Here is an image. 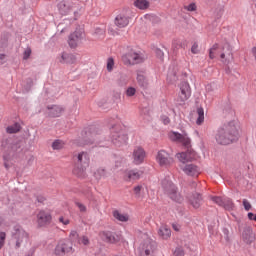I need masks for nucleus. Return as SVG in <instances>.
I'll list each match as a JSON object with an SVG mask.
<instances>
[{
	"instance_id": "obj_51",
	"label": "nucleus",
	"mask_w": 256,
	"mask_h": 256,
	"mask_svg": "<svg viewBox=\"0 0 256 256\" xmlns=\"http://www.w3.org/2000/svg\"><path fill=\"white\" fill-rule=\"evenodd\" d=\"M59 222L62 223V225H69L70 223L69 219H65L63 216L59 217Z\"/></svg>"
},
{
	"instance_id": "obj_29",
	"label": "nucleus",
	"mask_w": 256,
	"mask_h": 256,
	"mask_svg": "<svg viewBox=\"0 0 256 256\" xmlns=\"http://www.w3.org/2000/svg\"><path fill=\"white\" fill-rule=\"evenodd\" d=\"M222 207L226 211H233V209H235V203H233V200H231V198H224V203Z\"/></svg>"
},
{
	"instance_id": "obj_38",
	"label": "nucleus",
	"mask_w": 256,
	"mask_h": 256,
	"mask_svg": "<svg viewBox=\"0 0 256 256\" xmlns=\"http://www.w3.org/2000/svg\"><path fill=\"white\" fill-rule=\"evenodd\" d=\"M217 49H219V44H214L213 47L210 48V52H209V57L210 59H215V51H217Z\"/></svg>"
},
{
	"instance_id": "obj_18",
	"label": "nucleus",
	"mask_w": 256,
	"mask_h": 256,
	"mask_svg": "<svg viewBox=\"0 0 256 256\" xmlns=\"http://www.w3.org/2000/svg\"><path fill=\"white\" fill-rule=\"evenodd\" d=\"M223 53H221L220 57L224 63H230L233 60V52L231 50V45L228 43L224 44Z\"/></svg>"
},
{
	"instance_id": "obj_13",
	"label": "nucleus",
	"mask_w": 256,
	"mask_h": 256,
	"mask_svg": "<svg viewBox=\"0 0 256 256\" xmlns=\"http://www.w3.org/2000/svg\"><path fill=\"white\" fill-rule=\"evenodd\" d=\"M36 219L38 227H47V225L51 223L53 217L48 211L40 210L36 216Z\"/></svg>"
},
{
	"instance_id": "obj_45",
	"label": "nucleus",
	"mask_w": 256,
	"mask_h": 256,
	"mask_svg": "<svg viewBox=\"0 0 256 256\" xmlns=\"http://www.w3.org/2000/svg\"><path fill=\"white\" fill-rule=\"evenodd\" d=\"M242 205H243L245 211H250L251 210V203H249V200L243 199Z\"/></svg>"
},
{
	"instance_id": "obj_4",
	"label": "nucleus",
	"mask_w": 256,
	"mask_h": 256,
	"mask_svg": "<svg viewBox=\"0 0 256 256\" xmlns=\"http://www.w3.org/2000/svg\"><path fill=\"white\" fill-rule=\"evenodd\" d=\"M162 187L169 199L175 201V203H183V196H181V193H179L177 186H175L172 181L165 178L164 180H162Z\"/></svg>"
},
{
	"instance_id": "obj_53",
	"label": "nucleus",
	"mask_w": 256,
	"mask_h": 256,
	"mask_svg": "<svg viewBox=\"0 0 256 256\" xmlns=\"http://www.w3.org/2000/svg\"><path fill=\"white\" fill-rule=\"evenodd\" d=\"M95 34L103 36V35H105V29H103V28H96Z\"/></svg>"
},
{
	"instance_id": "obj_37",
	"label": "nucleus",
	"mask_w": 256,
	"mask_h": 256,
	"mask_svg": "<svg viewBox=\"0 0 256 256\" xmlns=\"http://www.w3.org/2000/svg\"><path fill=\"white\" fill-rule=\"evenodd\" d=\"M135 93H137V89H135V87H128L126 89V97H134Z\"/></svg>"
},
{
	"instance_id": "obj_56",
	"label": "nucleus",
	"mask_w": 256,
	"mask_h": 256,
	"mask_svg": "<svg viewBox=\"0 0 256 256\" xmlns=\"http://www.w3.org/2000/svg\"><path fill=\"white\" fill-rule=\"evenodd\" d=\"M38 203H45V197L44 196H37Z\"/></svg>"
},
{
	"instance_id": "obj_40",
	"label": "nucleus",
	"mask_w": 256,
	"mask_h": 256,
	"mask_svg": "<svg viewBox=\"0 0 256 256\" xmlns=\"http://www.w3.org/2000/svg\"><path fill=\"white\" fill-rule=\"evenodd\" d=\"M174 256H185V250L182 247H177L174 252Z\"/></svg>"
},
{
	"instance_id": "obj_46",
	"label": "nucleus",
	"mask_w": 256,
	"mask_h": 256,
	"mask_svg": "<svg viewBox=\"0 0 256 256\" xmlns=\"http://www.w3.org/2000/svg\"><path fill=\"white\" fill-rule=\"evenodd\" d=\"M70 238L72 239V241H75V239H77V241H79L80 237H79V233H77V231L72 230L70 232Z\"/></svg>"
},
{
	"instance_id": "obj_22",
	"label": "nucleus",
	"mask_w": 256,
	"mask_h": 256,
	"mask_svg": "<svg viewBox=\"0 0 256 256\" xmlns=\"http://www.w3.org/2000/svg\"><path fill=\"white\" fill-rule=\"evenodd\" d=\"M189 201L194 209H199V207H201V203H203V197H201V194L194 192L189 197Z\"/></svg>"
},
{
	"instance_id": "obj_28",
	"label": "nucleus",
	"mask_w": 256,
	"mask_h": 256,
	"mask_svg": "<svg viewBox=\"0 0 256 256\" xmlns=\"http://www.w3.org/2000/svg\"><path fill=\"white\" fill-rule=\"evenodd\" d=\"M136 199H141L145 193V184H139L133 189Z\"/></svg>"
},
{
	"instance_id": "obj_2",
	"label": "nucleus",
	"mask_w": 256,
	"mask_h": 256,
	"mask_svg": "<svg viewBox=\"0 0 256 256\" xmlns=\"http://www.w3.org/2000/svg\"><path fill=\"white\" fill-rule=\"evenodd\" d=\"M122 61L124 65L132 66L139 65L145 61V55L141 51L128 47L127 51L122 55Z\"/></svg>"
},
{
	"instance_id": "obj_42",
	"label": "nucleus",
	"mask_w": 256,
	"mask_h": 256,
	"mask_svg": "<svg viewBox=\"0 0 256 256\" xmlns=\"http://www.w3.org/2000/svg\"><path fill=\"white\" fill-rule=\"evenodd\" d=\"M5 239H7V234L5 232H0V249H3V245H5Z\"/></svg>"
},
{
	"instance_id": "obj_58",
	"label": "nucleus",
	"mask_w": 256,
	"mask_h": 256,
	"mask_svg": "<svg viewBox=\"0 0 256 256\" xmlns=\"http://www.w3.org/2000/svg\"><path fill=\"white\" fill-rule=\"evenodd\" d=\"M173 229H174V231H179V228L175 224H173Z\"/></svg>"
},
{
	"instance_id": "obj_20",
	"label": "nucleus",
	"mask_w": 256,
	"mask_h": 256,
	"mask_svg": "<svg viewBox=\"0 0 256 256\" xmlns=\"http://www.w3.org/2000/svg\"><path fill=\"white\" fill-rule=\"evenodd\" d=\"M100 235L102 239L106 241V243H117L119 241V235H117L115 232L103 231Z\"/></svg>"
},
{
	"instance_id": "obj_14",
	"label": "nucleus",
	"mask_w": 256,
	"mask_h": 256,
	"mask_svg": "<svg viewBox=\"0 0 256 256\" xmlns=\"http://www.w3.org/2000/svg\"><path fill=\"white\" fill-rule=\"evenodd\" d=\"M180 169L185 175H188V177H198L201 173V169L195 164H183L180 165Z\"/></svg>"
},
{
	"instance_id": "obj_10",
	"label": "nucleus",
	"mask_w": 256,
	"mask_h": 256,
	"mask_svg": "<svg viewBox=\"0 0 256 256\" xmlns=\"http://www.w3.org/2000/svg\"><path fill=\"white\" fill-rule=\"evenodd\" d=\"M180 95L177 99V105H185V101L191 97V86L189 82H182L180 84Z\"/></svg>"
},
{
	"instance_id": "obj_50",
	"label": "nucleus",
	"mask_w": 256,
	"mask_h": 256,
	"mask_svg": "<svg viewBox=\"0 0 256 256\" xmlns=\"http://www.w3.org/2000/svg\"><path fill=\"white\" fill-rule=\"evenodd\" d=\"M191 52L194 53V55H197V53H199V45H197L196 43L193 44L191 47Z\"/></svg>"
},
{
	"instance_id": "obj_25",
	"label": "nucleus",
	"mask_w": 256,
	"mask_h": 256,
	"mask_svg": "<svg viewBox=\"0 0 256 256\" xmlns=\"http://www.w3.org/2000/svg\"><path fill=\"white\" fill-rule=\"evenodd\" d=\"M158 235L161 237V239H169L171 237V228H169L167 225L160 226Z\"/></svg>"
},
{
	"instance_id": "obj_21",
	"label": "nucleus",
	"mask_w": 256,
	"mask_h": 256,
	"mask_svg": "<svg viewBox=\"0 0 256 256\" xmlns=\"http://www.w3.org/2000/svg\"><path fill=\"white\" fill-rule=\"evenodd\" d=\"M115 25L120 29L127 27V25H129V16H127L125 13H120L115 18Z\"/></svg>"
},
{
	"instance_id": "obj_54",
	"label": "nucleus",
	"mask_w": 256,
	"mask_h": 256,
	"mask_svg": "<svg viewBox=\"0 0 256 256\" xmlns=\"http://www.w3.org/2000/svg\"><path fill=\"white\" fill-rule=\"evenodd\" d=\"M214 87H215V84H208L206 86L207 93H211L212 91H214Z\"/></svg>"
},
{
	"instance_id": "obj_52",
	"label": "nucleus",
	"mask_w": 256,
	"mask_h": 256,
	"mask_svg": "<svg viewBox=\"0 0 256 256\" xmlns=\"http://www.w3.org/2000/svg\"><path fill=\"white\" fill-rule=\"evenodd\" d=\"M156 55H157V57L159 58V59H163V57H164V53H163V51L161 50V49H159V48H157L156 49Z\"/></svg>"
},
{
	"instance_id": "obj_33",
	"label": "nucleus",
	"mask_w": 256,
	"mask_h": 256,
	"mask_svg": "<svg viewBox=\"0 0 256 256\" xmlns=\"http://www.w3.org/2000/svg\"><path fill=\"white\" fill-rule=\"evenodd\" d=\"M211 200L213 201V203L218 205V207H223V203L225 201V198H222V197H219V196H212Z\"/></svg>"
},
{
	"instance_id": "obj_32",
	"label": "nucleus",
	"mask_w": 256,
	"mask_h": 256,
	"mask_svg": "<svg viewBox=\"0 0 256 256\" xmlns=\"http://www.w3.org/2000/svg\"><path fill=\"white\" fill-rule=\"evenodd\" d=\"M19 131H21L20 123H14L13 125H10L6 128V132L10 134L19 133Z\"/></svg>"
},
{
	"instance_id": "obj_24",
	"label": "nucleus",
	"mask_w": 256,
	"mask_h": 256,
	"mask_svg": "<svg viewBox=\"0 0 256 256\" xmlns=\"http://www.w3.org/2000/svg\"><path fill=\"white\" fill-rule=\"evenodd\" d=\"M127 177L129 181H138V179L143 177V171L137 169L129 170L127 172Z\"/></svg>"
},
{
	"instance_id": "obj_57",
	"label": "nucleus",
	"mask_w": 256,
	"mask_h": 256,
	"mask_svg": "<svg viewBox=\"0 0 256 256\" xmlns=\"http://www.w3.org/2000/svg\"><path fill=\"white\" fill-rule=\"evenodd\" d=\"M110 35H117L116 31H113L111 28L108 29Z\"/></svg>"
},
{
	"instance_id": "obj_5",
	"label": "nucleus",
	"mask_w": 256,
	"mask_h": 256,
	"mask_svg": "<svg viewBox=\"0 0 256 256\" xmlns=\"http://www.w3.org/2000/svg\"><path fill=\"white\" fill-rule=\"evenodd\" d=\"M127 134L121 130L120 125H114L111 128L110 140L115 147H122V145H127Z\"/></svg>"
},
{
	"instance_id": "obj_55",
	"label": "nucleus",
	"mask_w": 256,
	"mask_h": 256,
	"mask_svg": "<svg viewBox=\"0 0 256 256\" xmlns=\"http://www.w3.org/2000/svg\"><path fill=\"white\" fill-rule=\"evenodd\" d=\"M248 219L250 221H256V214H253L252 212L248 213Z\"/></svg>"
},
{
	"instance_id": "obj_49",
	"label": "nucleus",
	"mask_w": 256,
	"mask_h": 256,
	"mask_svg": "<svg viewBox=\"0 0 256 256\" xmlns=\"http://www.w3.org/2000/svg\"><path fill=\"white\" fill-rule=\"evenodd\" d=\"M161 121L164 125H169L171 123V119H169V116H161Z\"/></svg>"
},
{
	"instance_id": "obj_31",
	"label": "nucleus",
	"mask_w": 256,
	"mask_h": 256,
	"mask_svg": "<svg viewBox=\"0 0 256 256\" xmlns=\"http://www.w3.org/2000/svg\"><path fill=\"white\" fill-rule=\"evenodd\" d=\"M134 6L137 7V9L145 10L149 8V1L147 0H136L134 2Z\"/></svg>"
},
{
	"instance_id": "obj_44",
	"label": "nucleus",
	"mask_w": 256,
	"mask_h": 256,
	"mask_svg": "<svg viewBox=\"0 0 256 256\" xmlns=\"http://www.w3.org/2000/svg\"><path fill=\"white\" fill-rule=\"evenodd\" d=\"M243 239L246 241V243H253L255 241V236L253 234L243 235Z\"/></svg>"
},
{
	"instance_id": "obj_17",
	"label": "nucleus",
	"mask_w": 256,
	"mask_h": 256,
	"mask_svg": "<svg viewBox=\"0 0 256 256\" xmlns=\"http://www.w3.org/2000/svg\"><path fill=\"white\" fill-rule=\"evenodd\" d=\"M58 11L60 15H69L71 13L73 6L69 3V0H62L57 4Z\"/></svg>"
},
{
	"instance_id": "obj_43",
	"label": "nucleus",
	"mask_w": 256,
	"mask_h": 256,
	"mask_svg": "<svg viewBox=\"0 0 256 256\" xmlns=\"http://www.w3.org/2000/svg\"><path fill=\"white\" fill-rule=\"evenodd\" d=\"M184 9L186 11H197V4H195L194 2L190 3L187 6H184Z\"/></svg>"
},
{
	"instance_id": "obj_60",
	"label": "nucleus",
	"mask_w": 256,
	"mask_h": 256,
	"mask_svg": "<svg viewBox=\"0 0 256 256\" xmlns=\"http://www.w3.org/2000/svg\"><path fill=\"white\" fill-rule=\"evenodd\" d=\"M5 167H7V163H5Z\"/></svg>"
},
{
	"instance_id": "obj_12",
	"label": "nucleus",
	"mask_w": 256,
	"mask_h": 256,
	"mask_svg": "<svg viewBox=\"0 0 256 256\" xmlns=\"http://www.w3.org/2000/svg\"><path fill=\"white\" fill-rule=\"evenodd\" d=\"M71 251H73V246H71L69 242L60 241L54 249V255L66 256L67 253H71Z\"/></svg>"
},
{
	"instance_id": "obj_15",
	"label": "nucleus",
	"mask_w": 256,
	"mask_h": 256,
	"mask_svg": "<svg viewBox=\"0 0 256 256\" xmlns=\"http://www.w3.org/2000/svg\"><path fill=\"white\" fill-rule=\"evenodd\" d=\"M146 156L147 153L145 152V149H143L141 146L134 148L132 153L134 165H141L145 161Z\"/></svg>"
},
{
	"instance_id": "obj_11",
	"label": "nucleus",
	"mask_w": 256,
	"mask_h": 256,
	"mask_svg": "<svg viewBox=\"0 0 256 256\" xmlns=\"http://www.w3.org/2000/svg\"><path fill=\"white\" fill-rule=\"evenodd\" d=\"M169 139H171V141L182 143L184 147H189V145H191V138H189L187 134H181L179 132H170Z\"/></svg>"
},
{
	"instance_id": "obj_59",
	"label": "nucleus",
	"mask_w": 256,
	"mask_h": 256,
	"mask_svg": "<svg viewBox=\"0 0 256 256\" xmlns=\"http://www.w3.org/2000/svg\"><path fill=\"white\" fill-rule=\"evenodd\" d=\"M224 233H229V231L228 230H224Z\"/></svg>"
},
{
	"instance_id": "obj_35",
	"label": "nucleus",
	"mask_w": 256,
	"mask_h": 256,
	"mask_svg": "<svg viewBox=\"0 0 256 256\" xmlns=\"http://www.w3.org/2000/svg\"><path fill=\"white\" fill-rule=\"evenodd\" d=\"M94 177L95 179L99 180V179H103V177H105V169L103 168H99L94 172Z\"/></svg>"
},
{
	"instance_id": "obj_9",
	"label": "nucleus",
	"mask_w": 256,
	"mask_h": 256,
	"mask_svg": "<svg viewBox=\"0 0 256 256\" xmlns=\"http://www.w3.org/2000/svg\"><path fill=\"white\" fill-rule=\"evenodd\" d=\"M156 248H157V243H155L150 239H147L142 244H140L138 249H139L140 256H150V255H153V252L155 251Z\"/></svg>"
},
{
	"instance_id": "obj_7",
	"label": "nucleus",
	"mask_w": 256,
	"mask_h": 256,
	"mask_svg": "<svg viewBox=\"0 0 256 256\" xmlns=\"http://www.w3.org/2000/svg\"><path fill=\"white\" fill-rule=\"evenodd\" d=\"M85 41V30L77 28L68 37V45L71 49H75L78 45H81Z\"/></svg>"
},
{
	"instance_id": "obj_3",
	"label": "nucleus",
	"mask_w": 256,
	"mask_h": 256,
	"mask_svg": "<svg viewBox=\"0 0 256 256\" xmlns=\"http://www.w3.org/2000/svg\"><path fill=\"white\" fill-rule=\"evenodd\" d=\"M89 154L87 152H80L77 154L75 167L73 170L74 175L77 177H85V171L89 167Z\"/></svg>"
},
{
	"instance_id": "obj_6",
	"label": "nucleus",
	"mask_w": 256,
	"mask_h": 256,
	"mask_svg": "<svg viewBox=\"0 0 256 256\" xmlns=\"http://www.w3.org/2000/svg\"><path fill=\"white\" fill-rule=\"evenodd\" d=\"M12 238L16 242V249H19L23 243L29 241V233H27L21 226L16 225L14 226Z\"/></svg>"
},
{
	"instance_id": "obj_36",
	"label": "nucleus",
	"mask_w": 256,
	"mask_h": 256,
	"mask_svg": "<svg viewBox=\"0 0 256 256\" xmlns=\"http://www.w3.org/2000/svg\"><path fill=\"white\" fill-rule=\"evenodd\" d=\"M114 66H115V60H113V58H108V60H107V71H109V73H111V71H113Z\"/></svg>"
},
{
	"instance_id": "obj_48",
	"label": "nucleus",
	"mask_w": 256,
	"mask_h": 256,
	"mask_svg": "<svg viewBox=\"0 0 256 256\" xmlns=\"http://www.w3.org/2000/svg\"><path fill=\"white\" fill-rule=\"evenodd\" d=\"M76 206L82 213H85V211H87V207L81 202H76Z\"/></svg>"
},
{
	"instance_id": "obj_23",
	"label": "nucleus",
	"mask_w": 256,
	"mask_h": 256,
	"mask_svg": "<svg viewBox=\"0 0 256 256\" xmlns=\"http://www.w3.org/2000/svg\"><path fill=\"white\" fill-rule=\"evenodd\" d=\"M77 62V57L73 54H69L66 52H63L61 55L60 63H68L70 65H73V63Z\"/></svg>"
},
{
	"instance_id": "obj_47",
	"label": "nucleus",
	"mask_w": 256,
	"mask_h": 256,
	"mask_svg": "<svg viewBox=\"0 0 256 256\" xmlns=\"http://www.w3.org/2000/svg\"><path fill=\"white\" fill-rule=\"evenodd\" d=\"M31 57V48H27L23 53V59L27 61Z\"/></svg>"
},
{
	"instance_id": "obj_34",
	"label": "nucleus",
	"mask_w": 256,
	"mask_h": 256,
	"mask_svg": "<svg viewBox=\"0 0 256 256\" xmlns=\"http://www.w3.org/2000/svg\"><path fill=\"white\" fill-rule=\"evenodd\" d=\"M167 81H169V83H175V81H177V74H175V72L171 71V68H169V72L167 75Z\"/></svg>"
},
{
	"instance_id": "obj_27",
	"label": "nucleus",
	"mask_w": 256,
	"mask_h": 256,
	"mask_svg": "<svg viewBox=\"0 0 256 256\" xmlns=\"http://www.w3.org/2000/svg\"><path fill=\"white\" fill-rule=\"evenodd\" d=\"M113 217L114 219H116L117 221H120L121 223H127V221H129V215L123 214L119 212V210H115L113 212Z\"/></svg>"
},
{
	"instance_id": "obj_19",
	"label": "nucleus",
	"mask_w": 256,
	"mask_h": 256,
	"mask_svg": "<svg viewBox=\"0 0 256 256\" xmlns=\"http://www.w3.org/2000/svg\"><path fill=\"white\" fill-rule=\"evenodd\" d=\"M176 157L180 161V163H181L180 165H187V163L193 161V159H194L193 152H191V151L177 153Z\"/></svg>"
},
{
	"instance_id": "obj_26",
	"label": "nucleus",
	"mask_w": 256,
	"mask_h": 256,
	"mask_svg": "<svg viewBox=\"0 0 256 256\" xmlns=\"http://www.w3.org/2000/svg\"><path fill=\"white\" fill-rule=\"evenodd\" d=\"M137 83L141 89H147L149 87V80H147V77L143 74H137Z\"/></svg>"
},
{
	"instance_id": "obj_30",
	"label": "nucleus",
	"mask_w": 256,
	"mask_h": 256,
	"mask_svg": "<svg viewBox=\"0 0 256 256\" xmlns=\"http://www.w3.org/2000/svg\"><path fill=\"white\" fill-rule=\"evenodd\" d=\"M198 118L196 119V124L202 125L203 121H205V110L203 107L197 108Z\"/></svg>"
},
{
	"instance_id": "obj_39",
	"label": "nucleus",
	"mask_w": 256,
	"mask_h": 256,
	"mask_svg": "<svg viewBox=\"0 0 256 256\" xmlns=\"http://www.w3.org/2000/svg\"><path fill=\"white\" fill-rule=\"evenodd\" d=\"M61 147H63V142H61V140H55L52 143V149H54V150H59V149H61Z\"/></svg>"
},
{
	"instance_id": "obj_1",
	"label": "nucleus",
	"mask_w": 256,
	"mask_h": 256,
	"mask_svg": "<svg viewBox=\"0 0 256 256\" xmlns=\"http://www.w3.org/2000/svg\"><path fill=\"white\" fill-rule=\"evenodd\" d=\"M239 139V128L236 120L226 122L223 126L218 128L215 134V140L218 145H231Z\"/></svg>"
},
{
	"instance_id": "obj_8",
	"label": "nucleus",
	"mask_w": 256,
	"mask_h": 256,
	"mask_svg": "<svg viewBox=\"0 0 256 256\" xmlns=\"http://www.w3.org/2000/svg\"><path fill=\"white\" fill-rule=\"evenodd\" d=\"M156 162L160 167H170V165H173L174 160L167 151L159 150L156 154Z\"/></svg>"
},
{
	"instance_id": "obj_41",
	"label": "nucleus",
	"mask_w": 256,
	"mask_h": 256,
	"mask_svg": "<svg viewBox=\"0 0 256 256\" xmlns=\"http://www.w3.org/2000/svg\"><path fill=\"white\" fill-rule=\"evenodd\" d=\"M79 245H89L90 241L87 236H82L81 238H78Z\"/></svg>"
},
{
	"instance_id": "obj_16",
	"label": "nucleus",
	"mask_w": 256,
	"mask_h": 256,
	"mask_svg": "<svg viewBox=\"0 0 256 256\" xmlns=\"http://www.w3.org/2000/svg\"><path fill=\"white\" fill-rule=\"evenodd\" d=\"M47 113L50 117H61L65 113V108L61 105H49L47 106Z\"/></svg>"
}]
</instances>
